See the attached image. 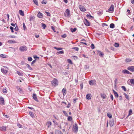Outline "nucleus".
<instances>
[{"label": "nucleus", "mask_w": 134, "mask_h": 134, "mask_svg": "<svg viewBox=\"0 0 134 134\" xmlns=\"http://www.w3.org/2000/svg\"><path fill=\"white\" fill-rule=\"evenodd\" d=\"M36 61V59H35L31 63V64L32 65L33 64H34L35 63Z\"/></svg>", "instance_id": "4d7b16f0"}, {"label": "nucleus", "mask_w": 134, "mask_h": 134, "mask_svg": "<svg viewBox=\"0 0 134 134\" xmlns=\"http://www.w3.org/2000/svg\"><path fill=\"white\" fill-rule=\"evenodd\" d=\"M28 60L29 61H31L32 60V58L31 57H29L28 58Z\"/></svg>", "instance_id": "6e6d98bb"}, {"label": "nucleus", "mask_w": 134, "mask_h": 134, "mask_svg": "<svg viewBox=\"0 0 134 134\" xmlns=\"http://www.w3.org/2000/svg\"><path fill=\"white\" fill-rule=\"evenodd\" d=\"M6 55L4 54H1L0 55V57H2L3 58H4L6 57Z\"/></svg>", "instance_id": "a19ab883"}, {"label": "nucleus", "mask_w": 134, "mask_h": 134, "mask_svg": "<svg viewBox=\"0 0 134 134\" xmlns=\"http://www.w3.org/2000/svg\"><path fill=\"white\" fill-rule=\"evenodd\" d=\"M91 94H88L86 95V99H91V97H90Z\"/></svg>", "instance_id": "5701e85b"}, {"label": "nucleus", "mask_w": 134, "mask_h": 134, "mask_svg": "<svg viewBox=\"0 0 134 134\" xmlns=\"http://www.w3.org/2000/svg\"><path fill=\"white\" fill-rule=\"evenodd\" d=\"M102 26L103 27H104V26H107V24L103 23L102 24Z\"/></svg>", "instance_id": "338daca9"}, {"label": "nucleus", "mask_w": 134, "mask_h": 134, "mask_svg": "<svg viewBox=\"0 0 134 134\" xmlns=\"http://www.w3.org/2000/svg\"><path fill=\"white\" fill-rule=\"evenodd\" d=\"M10 29L11 30V31L12 32H14V28L12 26H10Z\"/></svg>", "instance_id": "5fc2aeb1"}, {"label": "nucleus", "mask_w": 134, "mask_h": 134, "mask_svg": "<svg viewBox=\"0 0 134 134\" xmlns=\"http://www.w3.org/2000/svg\"><path fill=\"white\" fill-rule=\"evenodd\" d=\"M122 89L124 90V91H126V89L125 87L124 86H122L121 87Z\"/></svg>", "instance_id": "3c124183"}, {"label": "nucleus", "mask_w": 134, "mask_h": 134, "mask_svg": "<svg viewBox=\"0 0 134 134\" xmlns=\"http://www.w3.org/2000/svg\"><path fill=\"white\" fill-rule=\"evenodd\" d=\"M19 13L20 15L22 16H23L24 15V12L21 10H19Z\"/></svg>", "instance_id": "cd10ccee"}, {"label": "nucleus", "mask_w": 134, "mask_h": 134, "mask_svg": "<svg viewBox=\"0 0 134 134\" xmlns=\"http://www.w3.org/2000/svg\"><path fill=\"white\" fill-rule=\"evenodd\" d=\"M86 16L88 18L90 19H92L93 18V17L92 16L89 14H88L86 15Z\"/></svg>", "instance_id": "b1692460"}, {"label": "nucleus", "mask_w": 134, "mask_h": 134, "mask_svg": "<svg viewBox=\"0 0 134 134\" xmlns=\"http://www.w3.org/2000/svg\"><path fill=\"white\" fill-rule=\"evenodd\" d=\"M114 10V6L113 5H111L109 9L108 10L113 11Z\"/></svg>", "instance_id": "4468645a"}, {"label": "nucleus", "mask_w": 134, "mask_h": 134, "mask_svg": "<svg viewBox=\"0 0 134 134\" xmlns=\"http://www.w3.org/2000/svg\"><path fill=\"white\" fill-rule=\"evenodd\" d=\"M132 110L131 109H130L129 111L128 115H130L132 114Z\"/></svg>", "instance_id": "a18cd8bd"}, {"label": "nucleus", "mask_w": 134, "mask_h": 134, "mask_svg": "<svg viewBox=\"0 0 134 134\" xmlns=\"http://www.w3.org/2000/svg\"><path fill=\"white\" fill-rule=\"evenodd\" d=\"M57 53H58V54H63L64 53V51H60L57 52Z\"/></svg>", "instance_id": "09e8293b"}, {"label": "nucleus", "mask_w": 134, "mask_h": 134, "mask_svg": "<svg viewBox=\"0 0 134 134\" xmlns=\"http://www.w3.org/2000/svg\"><path fill=\"white\" fill-rule=\"evenodd\" d=\"M33 98L37 102H38V100L37 99L36 95L34 93L33 94L32 96Z\"/></svg>", "instance_id": "0eeeda50"}, {"label": "nucleus", "mask_w": 134, "mask_h": 134, "mask_svg": "<svg viewBox=\"0 0 134 134\" xmlns=\"http://www.w3.org/2000/svg\"><path fill=\"white\" fill-rule=\"evenodd\" d=\"M63 113L65 114V115L66 116H68V114L67 113H66V111H63Z\"/></svg>", "instance_id": "603ef678"}, {"label": "nucleus", "mask_w": 134, "mask_h": 134, "mask_svg": "<svg viewBox=\"0 0 134 134\" xmlns=\"http://www.w3.org/2000/svg\"><path fill=\"white\" fill-rule=\"evenodd\" d=\"M94 81L93 80H91L89 81V84L90 85H93L94 84Z\"/></svg>", "instance_id": "c756f323"}, {"label": "nucleus", "mask_w": 134, "mask_h": 134, "mask_svg": "<svg viewBox=\"0 0 134 134\" xmlns=\"http://www.w3.org/2000/svg\"><path fill=\"white\" fill-rule=\"evenodd\" d=\"M33 1L35 4L37 5H38V3L37 0H33Z\"/></svg>", "instance_id": "4c0bfd02"}, {"label": "nucleus", "mask_w": 134, "mask_h": 134, "mask_svg": "<svg viewBox=\"0 0 134 134\" xmlns=\"http://www.w3.org/2000/svg\"><path fill=\"white\" fill-rule=\"evenodd\" d=\"M79 8L80 10L82 12H84L86 11V9L85 7L81 5L79 6Z\"/></svg>", "instance_id": "20e7f679"}, {"label": "nucleus", "mask_w": 134, "mask_h": 134, "mask_svg": "<svg viewBox=\"0 0 134 134\" xmlns=\"http://www.w3.org/2000/svg\"><path fill=\"white\" fill-rule=\"evenodd\" d=\"M17 73L20 76H23V74L22 73L20 72L19 71H17Z\"/></svg>", "instance_id": "37998d69"}, {"label": "nucleus", "mask_w": 134, "mask_h": 134, "mask_svg": "<svg viewBox=\"0 0 134 134\" xmlns=\"http://www.w3.org/2000/svg\"><path fill=\"white\" fill-rule=\"evenodd\" d=\"M43 14L42 13H41L40 12H38V13L37 14V16L38 18H42L43 17Z\"/></svg>", "instance_id": "6e6552de"}, {"label": "nucleus", "mask_w": 134, "mask_h": 134, "mask_svg": "<svg viewBox=\"0 0 134 134\" xmlns=\"http://www.w3.org/2000/svg\"><path fill=\"white\" fill-rule=\"evenodd\" d=\"M110 98L112 100H113V97L112 94H111Z\"/></svg>", "instance_id": "774afa93"}, {"label": "nucleus", "mask_w": 134, "mask_h": 134, "mask_svg": "<svg viewBox=\"0 0 134 134\" xmlns=\"http://www.w3.org/2000/svg\"><path fill=\"white\" fill-rule=\"evenodd\" d=\"M72 120V118L71 116H69L68 118V120L69 121H71Z\"/></svg>", "instance_id": "f704fd0d"}, {"label": "nucleus", "mask_w": 134, "mask_h": 134, "mask_svg": "<svg viewBox=\"0 0 134 134\" xmlns=\"http://www.w3.org/2000/svg\"><path fill=\"white\" fill-rule=\"evenodd\" d=\"M58 81L56 79H54L52 82V83L53 86H56L58 85Z\"/></svg>", "instance_id": "7ed1b4c3"}, {"label": "nucleus", "mask_w": 134, "mask_h": 134, "mask_svg": "<svg viewBox=\"0 0 134 134\" xmlns=\"http://www.w3.org/2000/svg\"><path fill=\"white\" fill-rule=\"evenodd\" d=\"M65 13L67 14V16L68 17H69L70 16V14L69 10L67 9L65 11Z\"/></svg>", "instance_id": "9d476101"}, {"label": "nucleus", "mask_w": 134, "mask_h": 134, "mask_svg": "<svg viewBox=\"0 0 134 134\" xmlns=\"http://www.w3.org/2000/svg\"><path fill=\"white\" fill-rule=\"evenodd\" d=\"M72 49H74V50L76 51H78L79 50V48L77 47H74L72 48Z\"/></svg>", "instance_id": "c03bdc74"}, {"label": "nucleus", "mask_w": 134, "mask_h": 134, "mask_svg": "<svg viewBox=\"0 0 134 134\" xmlns=\"http://www.w3.org/2000/svg\"><path fill=\"white\" fill-rule=\"evenodd\" d=\"M114 46L115 47H117L119 46V43H115Z\"/></svg>", "instance_id": "79ce46f5"}, {"label": "nucleus", "mask_w": 134, "mask_h": 134, "mask_svg": "<svg viewBox=\"0 0 134 134\" xmlns=\"http://www.w3.org/2000/svg\"><path fill=\"white\" fill-rule=\"evenodd\" d=\"M47 3L46 2L44 1V0H43L42 1L41 3L42 4H46Z\"/></svg>", "instance_id": "bf43d9fd"}, {"label": "nucleus", "mask_w": 134, "mask_h": 134, "mask_svg": "<svg viewBox=\"0 0 134 134\" xmlns=\"http://www.w3.org/2000/svg\"><path fill=\"white\" fill-rule=\"evenodd\" d=\"M15 41H13L12 40L8 41V42L10 43H15Z\"/></svg>", "instance_id": "de8ad7c7"}, {"label": "nucleus", "mask_w": 134, "mask_h": 134, "mask_svg": "<svg viewBox=\"0 0 134 134\" xmlns=\"http://www.w3.org/2000/svg\"><path fill=\"white\" fill-rule=\"evenodd\" d=\"M1 70V72L3 73L6 74L8 72L7 70H6L4 68H2Z\"/></svg>", "instance_id": "2eb2a0df"}, {"label": "nucleus", "mask_w": 134, "mask_h": 134, "mask_svg": "<svg viewBox=\"0 0 134 134\" xmlns=\"http://www.w3.org/2000/svg\"><path fill=\"white\" fill-rule=\"evenodd\" d=\"M77 30V29L76 28H75L74 29L71 28L70 29V30L72 32H75Z\"/></svg>", "instance_id": "7c9ffc66"}, {"label": "nucleus", "mask_w": 134, "mask_h": 134, "mask_svg": "<svg viewBox=\"0 0 134 134\" xmlns=\"http://www.w3.org/2000/svg\"><path fill=\"white\" fill-rule=\"evenodd\" d=\"M113 91L114 94L115 96L117 98L118 97H119V96L118 93L114 90H113Z\"/></svg>", "instance_id": "6ab92c4d"}, {"label": "nucleus", "mask_w": 134, "mask_h": 134, "mask_svg": "<svg viewBox=\"0 0 134 134\" xmlns=\"http://www.w3.org/2000/svg\"><path fill=\"white\" fill-rule=\"evenodd\" d=\"M67 61L70 64H72V62L71 60L68 59L67 60Z\"/></svg>", "instance_id": "e433bc0d"}, {"label": "nucleus", "mask_w": 134, "mask_h": 134, "mask_svg": "<svg viewBox=\"0 0 134 134\" xmlns=\"http://www.w3.org/2000/svg\"><path fill=\"white\" fill-rule=\"evenodd\" d=\"M122 72L124 74H131L129 71L126 70H124L122 71Z\"/></svg>", "instance_id": "9b49d317"}, {"label": "nucleus", "mask_w": 134, "mask_h": 134, "mask_svg": "<svg viewBox=\"0 0 134 134\" xmlns=\"http://www.w3.org/2000/svg\"><path fill=\"white\" fill-rule=\"evenodd\" d=\"M42 27L43 28V29H44L46 27V25L43 23H42Z\"/></svg>", "instance_id": "49530a36"}, {"label": "nucleus", "mask_w": 134, "mask_h": 134, "mask_svg": "<svg viewBox=\"0 0 134 134\" xmlns=\"http://www.w3.org/2000/svg\"><path fill=\"white\" fill-rule=\"evenodd\" d=\"M84 22L86 26H90V23L86 19H85Z\"/></svg>", "instance_id": "423d86ee"}, {"label": "nucleus", "mask_w": 134, "mask_h": 134, "mask_svg": "<svg viewBox=\"0 0 134 134\" xmlns=\"http://www.w3.org/2000/svg\"><path fill=\"white\" fill-rule=\"evenodd\" d=\"M45 12L47 14V15L48 16H50V14L48 12Z\"/></svg>", "instance_id": "052dcab7"}, {"label": "nucleus", "mask_w": 134, "mask_h": 134, "mask_svg": "<svg viewBox=\"0 0 134 134\" xmlns=\"http://www.w3.org/2000/svg\"><path fill=\"white\" fill-rule=\"evenodd\" d=\"M55 134H63V133L61 131H58L56 132Z\"/></svg>", "instance_id": "864d4df0"}, {"label": "nucleus", "mask_w": 134, "mask_h": 134, "mask_svg": "<svg viewBox=\"0 0 134 134\" xmlns=\"http://www.w3.org/2000/svg\"><path fill=\"white\" fill-rule=\"evenodd\" d=\"M27 50V48L25 46L20 47L19 48V50L22 52L26 51Z\"/></svg>", "instance_id": "f257e3e1"}, {"label": "nucleus", "mask_w": 134, "mask_h": 134, "mask_svg": "<svg viewBox=\"0 0 134 134\" xmlns=\"http://www.w3.org/2000/svg\"><path fill=\"white\" fill-rule=\"evenodd\" d=\"M23 27L24 30H25V29H26V27L25 26V24L24 23L23 24Z\"/></svg>", "instance_id": "680f3d73"}, {"label": "nucleus", "mask_w": 134, "mask_h": 134, "mask_svg": "<svg viewBox=\"0 0 134 134\" xmlns=\"http://www.w3.org/2000/svg\"><path fill=\"white\" fill-rule=\"evenodd\" d=\"M127 70L133 72L134 71V66H129L127 68Z\"/></svg>", "instance_id": "39448f33"}, {"label": "nucleus", "mask_w": 134, "mask_h": 134, "mask_svg": "<svg viewBox=\"0 0 134 134\" xmlns=\"http://www.w3.org/2000/svg\"><path fill=\"white\" fill-rule=\"evenodd\" d=\"M132 61V59L129 58H126L125 60V62L126 63L130 62Z\"/></svg>", "instance_id": "1a4fd4ad"}, {"label": "nucleus", "mask_w": 134, "mask_h": 134, "mask_svg": "<svg viewBox=\"0 0 134 134\" xmlns=\"http://www.w3.org/2000/svg\"><path fill=\"white\" fill-rule=\"evenodd\" d=\"M80 86L81 87V89H82L83 86V83H81V84H80Z\"/></svg>", "instance_id": "0e129e2a"}, {"label": "nucleus", "mask_w": 134, "mask_h": 134, "mask_svg": "<svg viewBox=\"0 0 134 134\" xmlns=\"http://www.w3.org/2000/svg\"><path fill=\"white\" fill-rule=\"evenodd\" d=\"M52 125V122L50 121L47 122L46 124V125L48 128L50 127V126Z\"/></svg>", "instance_id": "f8f14e48"}, {"label": "nucleus", "mask_w": 134, "mask_h": 134, "mask_svg": "<svg viewBox=\"0 0 134 134\" xmlns=\"http://www.w3.org/2000/svg\"><path fill=\"white\" fill-rule=\"evenodd\" d=\"M107 116L110 118H111L112 117V115L110 113L107 114Z\"/></svg>", "instance_id": "c9c22d12"}, {"label": "nucleus", "mask_w": 134, "mask_h": 134, "mask_svg": "<svg viewBox=\"0 0 134 134\" xmlns=\"http://www.w3.org/2000/svg\"><path fill=\"white\" fill-rule=\"evenodd\" d=\"M130 81L131 84H134V79H130Z\"/></svg>", "instance_id": "58836bf2"}, {"label": "nucleus", "mask_w": 134, "mask_h": 134, "mask_svg": "<svg viewBox=\"0 0 134 134\" xmlns=\"http://www.w3.org/2000/svg\"><path fill=\"white\" fill-rule=\"evenodd\" d=\"M73 130L75 132H77L78 130V127L76 123H75L74 126H73Z\"/></svg>", "instance_id": "f03ea898"}, {"label": "nucleus", "mask_w": 134, "mask_h": 134, "mask_svg": "<svg viewBox=\"0 0 134 134\" xmlns=\"http://www.w3.org/2000/svg\"><path fill=\"white\" fill-rule=\"evenodd\" d=\"M124 95L125 96V98L127 99H129V96L128 95H127L125 93H124Z\"/></svg>", "instance_id": "72a5a7b5"}, {"label": "nucleus", "mask_w": 134, "mask_h": 134, "mask_svg": "<svg viewBox=\"0 0 134 134\" xmlns=\"http://www.w3.org/2000/svg\"><path fill=\"white\" fill-rule=\"evenodd\" d=\"M0 103L3 104L4 103L3 98L2 97H0Z\"/></svg>", "instance_id": "412c9836"}, {"label": "nucleus", "mask_w": 134, "mask_h": 134, "mask_svg": "<svg viewBox=\"0 0 134 134\" xmlns=\"http://www.w3.org/2000/svg\"><path fill=\"white\" fill-rule=\"evenodd\" d=\"M114 121L111 120L109 121V125L111 127L113 126L114 124Z\"/></svg>", "instance_id": "aec40b11"}, {"label": "nucleus", "mask_w": 134, "mask_h": 134, "mask_svg": "<svg viewBox=\"0 0 134 134\" xmlns=\"http://www.w3.org/2000/svg\"><path fill=\"white\" fill-rule=\"evenodd\" d=\"M25 65L26 66H27V68L29 69V70H32V69L31 67L30 66L29 64H26V63H25Z\"/></svg>", "instance_id": "4be33fe9"}, {"label": "nucleus", "mask_w": 134, "mask_h": 134, "mask_svg": "<svg viewBox=\"0 0 134 134\" xmlns=\"http://www.w3.org/2000/svg\"><path fill=\"white\" fill-rule=\"evenodd\" d=\"M97 52L99 53V55L100 56L102 57H103L104 55V54L102 52L99 50H98Z\"/></svg>", "instance_id": "a211bd4d"}, {"label": "nucleus", "mask_w": 134, "mask_h": 134, "mask_svg": "<svg viewBox=\"0 0 134 134\" xmlns=\"http://www.w3.org/2000/svg\"><path fill=\"white\" fill-rule=\"evenodd\" d=\"M115 27V25L114 24L111 23L110 24V27L111 28H114Z\"/></svg>", "instance_id": "bb28decb"}, {"label": "nucleus", "mask_w": 134, "mask_h": 134, "mask_svg": "<svg viewBox=\"0 0 134 134\" xmlns=\"http://www.w3.org/2000/svg\"><path fill=\"white\" fill-rule=\"evenodd\" d=\"M54 48L56 49L57 51H59L60 50H62L63 48H57L56 47H54Z\"/></svg>", "instance_id": "2f4dec72"}, {"label": "nucleus", "mask_w": 134, "mask_h": 134, "mask_svg": "<svg viewBox=\"0 0 134 134\" xmlns=\"http://www.w3.org/2000/svg\"><path fill=\"white\" fill-rule=\"evenodd\" d=\"M51 28H52V29L54 31V32H55V30L54 27L53 26H52Z\"/></svg>", "instance_id": "69168bd1"}, {"label": "nucleus", "mask_w": 134, "mask_h": 134, "mask_svg": "<svg viewBox=\"0 0 134 134\" xmlns=\"http://www.w3.org/2000/svg\"><path fill=\"white\" fill-rule=\"evenodd\" d=\"M6 127L4 126H2L0 127V130L2 131H4L6 130Z\"/></svg>", "instance_id": "f3484780"}, {"label": "nucleus", "mask_w": 134, "mask_h": 134, "mask_svg": "<svg viewBox=\"0 0 134 134\" xmlns=\"http://www.w3.org/2000/svg\"><path fill=\"white\" fill-rule=\"evenodd\" d=\"M35 20V17L34 16H31L30 17V21H31L30 24H32L31 21H34Z\"/></svg>", "instance_id": "ddd939ff"}, {"label": "nucleus", "mask_w": 134, "mask_h": 134, "mask_svg": "<svg viewBox=\"0 0 134 134\" xmlns=\"http://www.w3.org/2000/svg\"><path fill=\"white\" fill-rule=\"evenodd\" d=\"M101 97L103 99H104L106 98V96L104 94H101Z\"/></svg>", "instance_id": "393cba45"}, {"label": "nucleus", "mask_w": 134, "mask_h": 134, "mask_svg": "<svg viewBox=\"0 0 134 134\" xmlns=\"http://www.w3.org/2000/svg\"><path fill=\"white\" fill-rule=\"evenodd\" d=\"M62 92L63 93V95L65 96L66 94V89L65 88H63L62 91Z\"/></svg>", "instance_id": "dca6fc26"}, {"label": "nucleus", "mask_w": 134, "mask_h": 134, "mask_svg": "<svg viewBox=\"0 0 134 134\" xmlns=\"http://www.w3.org/2000/svg\"><path fill=\"white\" fill-rule=\"evenodd\" d=\"M16 26L14 28V30L15 31H17L19 30V28L18 26H17L16 24H15Z\"/></svg>", "instance_id": "ea45409f"}, {"label": "nucleus", "mask_w": 134, "mask_h": 134, "mask_svg": "<svg viewBox=\"0 0 134 134\" xmlns=\"http://www.w3.org/2000/svg\"><path fill=\"white\" fill-rule=\"evenodd\" d=\"M91 47L92 49H94L95 47L94 44L93 43L91 44Z\"/></svg>", "instance_id": "8fccbe9b"}, {"label": "nucleus", "mask_w": 134, "mask_h": 134, "mask_svg": "<svg viewBox=\"0 0 134 134\" xmlns=\"http://www.w3.org/2000/svg\"><path fill=\"white\" fill-rule=\"evenodd\" d=\"M18 126L19 128H21L22 127V125L20 124H18Z\"/></svg>", "instance_id": "e2e57ef3"}, {"label": "nucleus", "mask_w": 134, "mask_h": 134, "mask_svg": "<svg viewBox=\"0 0 134 134\" xmlns=\"http://www.w3.org/2000/svg\"><path fill=\"white\" fill-rule=\"evenodd\" d=\"M29 114L33 118H34L35 117L33 113L31 111L29 112Z\"/></svg>", "instance_id": "a878e982"}, {"label": "nucleus", "mask_w": 134, "mask_h": 134, "mask_svg": "<svg viewBox=\"0 0 134 134\" xmlns=\"http://www.w3.org/2000/svg\"><path fill=\"white\" fill-rule=\"evenodd\" d=\"M16 88L21 93L22 91V89L20 88L19 87L17 86L16 87Z\"/></svg>", "instance_id": "473e14b6"}, {"label": "nucleus", "mask_w": 134, "mask_h": 134, "mask_svg": "<svg viewBox=\"0 0 134 134\" xmlns=\"http://www.w3.org/2000/svg\"><path fill=\"white\" fill-rule=\"evenodd\" d=\"M61 36L63 38H65L66 37V34H64V35H62Z\"/></svg>", "instance_id": "13d9d810"}, {"label": "nucleus", "mask_w": 134, "mask_h": 134, "mask_svg": "<svg viewBox=\"0 0 134 134\" xmlns=\"http://www.w3.org/2000/svg\"><path fill=\"white\" fill-rule=\"evenodd\" d=\"M7 90L6 87L3 88L2 90L3 92L4 93H6L7 92Z\"/></svg>", "instance_id": "c85d7f7f"}]
</instances>
